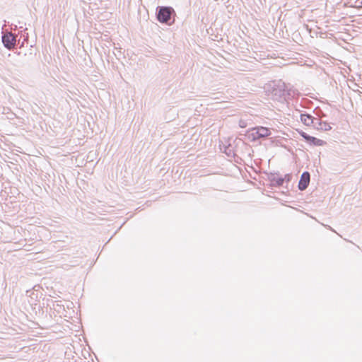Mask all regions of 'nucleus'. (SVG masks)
<instances>
[{"label":"nucleus","mask_w":362,"mask_h":362,"mask_svg":"<svg viewBox=\"0 0 362 362\" xmlns=\"http://www.w3.org/2000/svg\"><path fill=\"white\" fill-rule=\"evenodd\" d=\"M267 95L273 100L284 103L291 97V90L281 81H274L267 87Z\"/></svg>","instance_id":"1"},{"label":"nucleus","mask_w":362,"mask_h":362,"mask_svg":"<svg viewBox=\"0 0 362 362\" xmlns=\"http://www.w3.org/2000/svg\"><path fill=\"white\" fill-rule=\"evenodd\" d=\"M156 20L168 25H172L175 22L176 13L172 6H158L156 9Z\"/></svg>","instance_id":"2"},{"label":"nucleus","mask_w":362,"mask_h":362,"mask_svg":"<svg viewBox=\"0 0 362 362\" xmlns=\"http://www.w3.org/2000/svg\"><path fill=\"white\" fill-rule=\"evenodd\" d=\"M272 134L271 129L263 126H256L247 131V137L251 141L265 139Z\"/></svg>","instance_id":"3"},{"label":"nucleus","mask_w":362,"mask_h":362,"mask_svg":"<svg viewBox=\"0 0 362 362\" xmlns=\"http://www.w3.org/2000/svg\"><path fill=\"white\" fill-rule=\"evenodd\" d=\"M1 40L4 46L8 50H13L17 46V35L11 32L3 33Z\"/></svg>","instance_id":"4"},{"label":"nucleus","mask_w":362,"mask_h":362,"mask_svg":"<svg viewBox=\"0 0 362 362\" xmlns=\"http://www.w3.org/2000/svg\"><path fill=\"white\" fill-rule=\"evenodd\" d=\"M267 176L272 186L279 187L284 185L283 177L279 173H270Z\"/></svg>","instance_id":"5"},{"label":"nucleus","mask_w":362,"mask_h":362,"mask_svg":"<svg viewBox=\"0 0 362 362\" xmlns=\"http://www.w3.org/2000/svg\"><path fill=\"white\" fill-rule=\"evenodd\" d=\"M310 181V173L308 171L303 172L300 176V180L298 182V185L299 190H300V191L305 190L309 185Z\"/></svg>","instance_id":"6"},{"label":"nucleus","mask_w":362,"mask_h":362,"mask_svg":"<svg viewBox=\"0 0 362 362\" xmlns=\"http://www.w3.org/2000/svg\"><path fill=\"white\" fill-rule=\"evenodd\" d=\"M313 127L317 130L329 131L331 130V126L327 122L320 120L318 118H315L313 123Z\"/></svg>","instance_id":"7"},{"label":"nucleus","mask_w":362,"mask_h":362,"mask_svg":"<svg viewBox=\"0 0 362 362\" xmlns=\"http://www.w3.org/2000/svg\"><path fill=\"white\" fill-rule=\"evenodd\" d=\"M301 122L306 126L313 125L315 117L308 113H301L300 115Z\"/></svg>","instance_id":"8"},{"label":"nucleus","mask_w":362,"mask_h":362,"mask_svg":"<svg viewBox=\"0 0 362 362\" xmlns=\"http://www.w3.org/2000/svg\"><path fill=\"white\" fill-rule=\"evenodd\" d=\"M308 144H309L312 146H320L325 145L327 143H326V141H325L323 140H321L315 136H310L309 141H308Z\"/></svg>","instance_id":"9"},{"label":"nucleus","mask_w":362,"mask_h":362,"mask_svg":"<svg viewBox=\"0 0 362 362\" xmlns=\"http://www.w3.org/2000/svg\"><path fill=\"white\" fill-rule=\"evenodd\" d=\"M293 175L291 173H288L283 177V183H289L292 180Z\"/></svg>","instance_id":"10"},{"label":"nucleus","mask_w":362,"mask_h":362,"mask_svg":"<svg viewBox=\"0 0 362 362\" xmlns=\"http://www.w3.org/2000/svg\"><path fill=\"white\" fill-rule=\"evenodd\" d=\"M299 134L308 143V141H309V139L310 137V135H309L308 134H307L306 132H305L303 131L299 132Z\"/></svg>","instance_id":"11"},{"label":"nucleus","mask_w":362,"mask_h":362,"mask_svg":"<svg viewBox=\"0 0 362 362\" xmlns=\"http://www.w3.org/2000/svg\"><path fill=\"white\" fill-rule=\"evenodd\" d=\"M28 40V34L27 33V34H26V36H24V35H23V42H21V47H23V45H24V42H25V41H27Z\"/></svg>","instance_id":"12"},{"label":"nucleus","mask_w":362,"mask_h":362,"mask_svg":"<svg viewBox=\"0 0 362 362\" xmlns=\"http://www.w3.org/2000/svg\"><path fill=\"white\" fill-rule=\"evenodd\" d=\"M239 125H240V127L244 128V127H246V123L244 121L240 120V123H239Z\"/></svg>","instance_id":"13"},{"label":"nucleus","mask_w":362,"mask_h":362,"mask_svg":"<svg viewBox=\"0 0 362 362\" xmlns=\"http://www.w3.org/2000/svg\"><path fill=\"white\" fill-rule=\"evenodd\" d=\"M233 153V152H232V150H231V149H230V148H229V147H228V148H227V150L226 151V153L228 156H230L231 155V153Z\"/></svg>","instance_id":"14"},{"label":"nucleus","mask_w":362,"mask_h":362,"mask_svg":"<svg viewBox=\"0 0 362 362\" xmlns=\"http://www.w3.org/2000/svg\"><path fill=\"white\" fill-rule=\"evenodd\" d=\"M22 37H23V36L21 35V36L20 37V38H19V39H17V44H18V43H20V42H21V41H22V39H21V38H22Z\"/></svg>","instance_id":"15"}]
</instances>
